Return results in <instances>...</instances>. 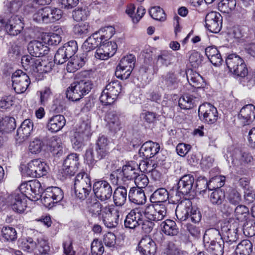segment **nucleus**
<instances>
[{
  "label": "nucleus",
  "instance_id": "21",
  "mask_svg": "<svg viewBox=\"0 0 255 255\" xmlns=\"http://www.w3.org/2000/svg\"><path fill=\"white\" fill-rule=\"evenodd\" d=\"M27 49L30 54L36 57L47 54L49 51V48L45 43L37 40L30 41L28 43Z\"/></svg>",
  "mask_w": 255,
  "mask_h": 255
},
{
  "label": "nucleus",
  "instance_id": "32",
  "mask_svg": "<svg viewBox=\"0 0 255 255\" xmlns=\"http://www.w3.org/2000/svg\"><path fill=\"white\" fill-rule=\"evenodd\" d=\"M129 201L137 205H142L146 201V197L142 189L133 187L130 188L128 195Z\"/></svg>",
  "mask_w": 255,
  "mask_h": 255
},
{
  "label": "nucleus",
  "instance_id": "22",
  "mask_svg": "<svg viewBox=\"0 0 255 255\" xmlns=\"http://www.w3.org/2000/svg\"><path fill=\"white\" fill-rule=\"evenodd\" d=\"M160 150V145L158 143L149 140L144 142L139 150L140 156L145 158L146 159L153 157L158 153Z\"/></svg>",
  "mask_w": 255,
  "mask_h": 255
},
{
  "label": "nucleus",
  "instance_id": "19",
  "mask_svg": "<svg viewBox=\"0 0 255 255\" xmlns=\"http://www.w3.org/2000/svg\"><path fill=\"white\" fill-rule=\"evenodd\" d=\"M144 209L142 208H136L132 209L127 215L125 220V226L127 228L134 229L138 226L143 219Z\"/></svg>",
  "mask_w": 255,
  "mask_h": 255
},
{
  "label": "nucleus",
  "instance_id": "50",
  "mask_svg": "<svg viewBox=\"0 0 255 255\" xmlns=\"http://www.w3.org/2000/svg\"><path fill=\"white\" fill-rule=\"evenodd\" d=\"M225 199L224 192L221 189H215L210 195V201L214 205H221Z\"/></svg>",
  "mask_w": 255,
  "mask_h": 255
},
{
  "label": "nucleus",
  "instance_id": "52",
  "mask_svg": "<svg viewBox=\"0 0 255 255\" xmlns=\"http://www.w3.org/2000/svg\"><path fill=\"white\" fill-rule=\"evenodd\" d=\"M237 224L236 223L233 224V225H230V228H228L227 230H224L225 231V236L227 237V241L237 243L238 239V229Z\"/></svg>",
  "mask_w": 255,
  "mask_h": 255
},
{
  "label": "nucleus",
  "instance_id": "38",
  "mask_svg": "<svg viewBox=\"0 0 255 255\" xmlns=\"http://www.w3.org/2000/svg\"><path fill=\"white\" fill-rule=\"evenodd\" d=\"M137 170L129 164L123 166L122 171L119 172V174L122 176V181L126 182L134 179L137 174Z\"/></svg>",
  "mask_w": 255,
  "mask_h": 255
},
{
  "label": "nucleus",
  "instance_id": "45",
  "mask_svg": "<svg viewBox=\"0 0 255 255\" xmlns=\"http://www.w3.org/2000/svg\"><path fill=\"white\" fill-rule=\"evenodd\" d=\"M224 241L223 240L218 242L210 243L208 251L211 255H223L224 251Z\"/></svg>",
  "mask_w": 255,
  "mask_h": 255
},
{
  "label": "nucleus",
  "instance_id": "9",
  "mask_svg": "<svg viewBox=\"0 0 255 255\" xmlns=\"http://www.w3.org/2000/svg\"><path fill=\"white\" fill-rule=\"evenodd\" d=\"M93 191L96 197L101 201L109 200L113 194L112 186L106 180H100L94 182Z\"/></svg>",
  "mask_w": 255,
  "mask_h": 255
},
{
  "label": "nucleus",
  "instance_id": "53",
  "mask_svg": "<svg viewBox=\"0 0 255 255\" xmlns=\"http://www.w3.org/2000/svg\"><path fill=\"white\" fill-rule=\"evenodd\" d=\"M185 252L181 251L173 242H169L164 250L163 255H186Z\"/></svg>",
  "mask_w": 255,
  "mask_h": 255
},
{
  "label": "nucleus",
  "instance_id": "64",
  "mask_svg": "<svg viewBox=\"0 0 255 255\" xmlns=\"http://www.w3.org/2000/svg\"><path fill=\"white\" fill-rule=\"evenodd\" d=\"M69 56L67 55L64 49L62 47L59 48L54 56V61L57 64H62L65 62L68 59Z\"/></svg>",
  "mask_w": 255,
  "mask_h": 255
},
{
  "label": "nucleus",
  "instance_id": "61",
  "mask_svg": "<svg viewBox=\"0 0 255 255\" xmlns=\"http://www.w3.org/2000/svg\"><path fill=\"white\" fill-rule=\"evenodd\" d=\"M87 140H88V139L74 132V135L71 138V142L73 147L75 150L79 149L84 145V141Z\"/></svg>",
  "mask_w": 255,
  "mask_h": 255
},
{
  "label": "nucleus",
  "instance_id": "47",
  "mask_svg": "<svg viewBox=\"0 0 255 255\" xmlns=\"http://www.w3.org/2000/svg\"><path fill=\"white\" fill-rule=\"evenodd\" d=\"M187 79L189 84L193 87L199 88L202 86L203 79L197 73L190 71L187 73Z\"/></svg>",
  "mask_w": 255,
  "mask_h": 255
},
{
  "label": "nucleus",
  "instance_id": "46",
  "mask_svg": "<svg viewBox=\"0 0 255 255\" xmlns=\"http://www.w3.org/2000/svg\"><path fill=\"white\" fill-rule=\"evenodd\" d=\"M168 198V193L163 188L157 189L152 194L150 200L153 203H161L166 201Z\"/></svg>",
  "mask_w": 255,
  "mask_h": 255
},
{
  "label": "nucleus",
  "instance_id": "57",
  "mask_svg": "<svg viewBox=\"0 0 255 255\" xmlns=\"http://www.w3.org/2000/svg\"><path fill=\"white\" fill-rule=\"evenodd\" d=\"M62 47L70 58H71L78 50L77 43L75 40H71L68 42Z\"/></svg>",
  "mask_w": 255,
  "mask_h": 255
},
{
  "label": "nucleus",
  "instance_id": "18",
  "mask_svg": "<svg viewBox=\"0 0 255 255\" xmlns=\"http://www.w3.org/2000/svg\"><path fill=\"white\" fill-rule=\"evenodd\" d=\"M206 27L211 32H219L222 26V16L217 12L208 13L205 17Z\"/></svg>",
  "mask_w": 255,
  "mask_h": 255
},
{
  "label": "nucleus",
  "instance_id": "12",
  "mask_svg": "<svg viewBox=\"0 0 255 255\" xmlns=\"http://www.w3.org/2000/svg\"><path fill=\"white\" fill-rule=\"evenodd\" d=\"M119 211L114 205H107L103 207L102 219L105 225L108 228H115L119 223Z\"/></svg>",
  "mask_w": 255,
  "mask_h": 255
},
{
  "label": "nucleus",
  "instance_id": "1",
  "mask_svg": "<svg viewBox=\"0 0 255 255\" xmlns=\"http://www.w3.org/2000/svg\"><path fill=\"white\" fill-rule=\"evenodd\" d=\"M93 83L89 80L84 79L76 81L67 89L66 97L72 101H77L91 90Z\"/></svg>",
  "mask_w": 255,
  "mask_h": 255
},
{
  "label": "nucleus",
  "instance_id": "41",
  "mask_svg": "<svg viewBox=\"0 0 255 255\" xmlns=\"http://www.w3.org/2000/svg\"><path fill=\"white\" fill-rule=\"evenodd\" d=\"M191 203L190 201L186 203V205L183 206L182 202L178 205L175 210V214L177 219L180 221H185L189 216V207Z\"/></svg>",
  "mask_w": 255,
  "mask_h": 255
},
{
  "label": "nucleus",
  "instance_id": "3",
  "mask_svg": "<svg viewBox=\"0 0 255 255\" xmlns=\"http://www.w3.org/2000/svg\"><path fill=\"white\" fill-rule=\"evenodd\" d=\"M114 28L111 26L101 29L98 33H95L88 37L83 43V49L86 52L90 51L102 43L104 39H110L114 34Z\"/></svg>",
  "mask_w": 255,
  "mask_h": 255
},
{
  "label": "nucleus",
  "instance_id": "48",
  "mask_svg": "<svg viewBox=\"0 0 255 255\" xmlns=\"http://www.w3.org/2000/svg\"><path fill=\"white\" fill-rule=\"evenodd\" d=\"M234 214L238 220L241 222L245 221L249 216V210L245 205H239L234 210Z\"/></svg>",
  "mask_w": 255,
  "mask_h": 255
},
{
  "label": "nucleus",
  "instance_id": "15",
  "mask_svg": "<svg viewBox=\"0 0 255 255\" xmlns=\"http://www.w3.org/2000/svg\"><path fill=\"white\" fill-rule=\"evenodd\" d=\"M22 193H13L8 196L6 201L8 206L14 212L19 213L23 212L27 206L26 197Z\"/></svg>",
  "mask_w": 255,
  "mask_h": 255
},
{
  "label": "nucleus",
  "instance_id": "13",
  "mask_svg": "<svg viewBox=\"0 0 255 255\" xmlns=\"http://www.w3.org/2000/svg\"><path fill=\"white\" fill-rule=\"evenodd\" d=\"M194 182V178L191 174H186L180 178L175 197L177 201H180L182 196L187 195L191 191Z\"/></svg>",
  "mask_w": 255,
  "mask_h": 255
},
{
  "label": "nucleus",
  "instance_id": "5",
  "mask_svg": "<svg viewBox=\"0 0 255 255\" xmlns=\"http://www.w3.org/2000/svg\"><path fill=\"white\" fill-rule=\"evenodd\" d=\"M48 166L46 164L38 159H35L28 163L23 170L24 176L32 178H38L45 175L47 173Z\"/></svg>",
  "mask_w": 255,
  "mask_h": 255
},
{
  "label": "nucleus",
  "instance_id": "39",
  "mask_svg": "<svg viewBox=\"0 0 255 255\" xmlns=\"http://www.w3.org/2000/svg\"><path fill=\"white\" fill-rule=\"evenodd\" d=\"M162 231L168 236H174L178 234V228L176 223L171 220H167L161 224Z\"/></svg>",
  "mask_w": 255,
  "mask_h": 255
},
{
  "label": "nucleus",
  "instance_id": "10",
  "mask_svg": "<svg viewBox=\"0 0 255 255\" xmlns=\"http://www.w3.org/2000/svg\"><path fill=\"white\" fill-rule=\"evenodd\" d=\"M11 80L12 87L17 94L23 93L30 83L29 76L21 70H17L12 74Z\"/></svg>",
  "mask_w": 255,
  "mask_h": 255
},
{
  "label": "nucleus",
  "instance_id": "56",
  "mask_svg": "<svg viewBox=\"0 0 255 255\" xmlns=\"http://www.w3.org/2000/svg\"><path fill=\"white\" fill-rule=\"evenodd\" d=\"M44 143L42 139L39 137L35 138L30 142L29 150L32 153H37L41 151Z\"/></svg>",
  "mask_w": 255,
  "mask_h": 255
},
{
  "label": "nucleus",
  "instance_id": "8",
  "mask_svg": "<svg viewBox=\"0 0 255 255\" xmlns=\"http://www.w3.org/2000/svg\"><path fill=\"white\" fill-rule=\"evenodd\" d=\"M167 214L166 207L163 204H150L144 208V215L146 219L153 222L162 221Z\"/></svg>",
  "mask_w": 255,
  "mask_h": 255
},
{
  "label": "nucleus",
  "instance_id": "34",
  "mask_svg": "<svg viewBox=\"0 0 255 255\" xmlns=\"http://www.w3.org/2000/svg\"><path fill=\"white\" fill-rule=\"evenodd\" d=\"M107 127L109 130L116 133L122 128L121 122L119 116L114 112H110L107 116Z\"/></svg>",
  "mask_w": 255,
  "mask_h": 255
},
{
  "label": "nucleus",
  "instance_id": "62",
  "mask_svg": "<svg viewBox=\"0 0 255 255\" xmlns=\"http://www.w3.org/2000/svg\"><path fill=\"white\" fill-rule=\"evenodd\" d=\"M103 208L99 202H96L92 204L89 209V212L93 217H98L102 219L103 216Z\"/></svg>",
  "mask_w": 255,
  "mask_h": 255
},
{
  "label": "nucleus",
  "instance_id": "51",
  "mask_svg": "<svg viewBox=\"0 0 255 255\" xmlns=\"http://www.w3.org/2000/svg\"><path fill=\"white\" fill-rule=\"evenodd\" d=\"M236 5V0H222L218 3V8L222 12L229 13Z\"/></svg>",
  "mask_w": 255,
  "mask_h": 255
},
{
  "label": "nucleus",
  "instance_id": "44",
  "mask_svg": "<svg viewBox=\"0 0 255 255\" xmlns=\"http://www.w3.org/2000/svg\"><path fill=\"white\" fill-rule=\"evenodd\" d=\"M203 240L204 242H206L207 243L213 242H217V240L221 241L222 240L220 231L216 228H210L207 229L204 234L203 237Z\"/></svg>",
  "mask_w": 255,
  "mask_h": 255
},
{
  "label": "nucleus",
  "instance_id": "30",
  "mask_svg": "<svg viewBox=\"0 0 255 255\" xmlns=\"http://www.w3.org/2000/svg\"><path fill=\"white\" fill-rule=\"evenodd\" d=\"M33 128V123L29 119L25 120L17 130V136L20 141L26 139L31 134Z\"/></svg>",
  "mask_w": 255,
  "mask_h": 255
},
{
  "label": "nucleus",
  "instance_id": "55",
  "mask_svg": "<svg viewBox=\"0 0 255 255\" xmlns=\"http://www.w3.org/2000/svg\"><path fill=\"white\" fill-rule=\"evenodd\" d=\"M90 25L87 22H81L75 25L73 28L74 33L78 35L83 36L90 31Z\"/></svg>",
  "mask_w": 255,
  "mask_h": 255
},
{
  "label": "nucleus",
  "instance_id": "54",
  "mask_svg": "<svg viewBox=\"0 0 255 255\" xmlns=\"http://www.w3.org/2000/svg\"><path fill=\"white\" fill-rule=\"evenodd\" d=\"M150 16L155 20L163 21L166 18L163 10L159 6H153L149 10Z\"/></svg>",
  "mask_w": 255,
  "mask_h": 255
},
{
  "label": "nucleus",
  "instance_id": "2",
  "mask_svg": "<svg viewBox=\"0 0 255 255\" xmlns=\"http://www.w3.org/2000/svg\"><path fill=\"white\" fill-rule=\"evenodd\" d=\"M74 190L76 196L80 200H85L92 190L91 177L85 172L79 173L75 178Z\"/></svg>",
  "mask_w": 255,
  "mask_h": 255
},
{
  "label": "nucleus",
  "instance_id": "60",
  "mask_svg": "<svg viewBox=\"0 0 255 255\" xmlns=\"http://www.w3.org/2000/svg\"><path fill=\"white\" fill-rule=\"evenodd\" d=\"M91 250L92 255H102L104 252V247L101 241L95 239L91 244Z\"/></svg>",
  "mask_w": 255,
  "mask_h": 255
},
{
  "label": "nucleus",
  "instance_id": "49",
  "mask_svg": "<svg viewBox=\"0 0 255 255\" xmlns=\"http://www.w3.org/2000/svg\"><path fill=\"white\" fill-rule=\"evenodd\" d=\"M227 199L230 204L234 206H238L242 201V196L237 190L231 189L227 193Z\"/></svg>",
  "mask_w": 255,
  "mask_h": 255
},
{
  "label": "nucleus",
  "instance_id": "23",
  "mask_svg": "<svg viewBox=\"0 0 255 255\" xmlns=\"http://www.w3.org/2000/svg\"><path fill=\"white\" fill-rule=\"evenodd\" d=\"M238 117L243 126L249 125L255 119V107L252 104L245 105L241 109Z\"/></svg>",
  "mask_w": 255,
  "mask_h": 255
},
{
  "label": "nucleus",
  "instance_id": "11",
  "mask_svg": "<svg viewBox=\"0 0 255 255\" xmlns=\"http://www.w3.org/2000/svg\"><path fill=\"white\" fill-rule=\"evenodd\" d=\"M79 165V155L77 153H71L64 160L63 167L59 172L63 178L74 175Z\"/></svg>",
  "mask_w": 255,
  "mask_h": 255
},
{
  "label": "nucleus",
  "instance_id": "26",
  "mask_svg": "<svg viewBox=\"0 0 255 255\" xmlns=\"http://www.w3.org/2000/svg\"><path fill=\"white\" fill-rule=\"evenodd\" d=\"M172 55L168 51H162L155 58V62L153 65V71L157 73L159 68L162 66L167 67L172 63Z\"/></svg>",
  "mask_w": 255,
  "mask_h": 255
},
{
  "label": "nucleus",
  "instance_id": "6",
  "mask_svg": "<svg viewBox=\"0 0 255 255\" xmlns=\"http://www.w3.org/2000/svg\"><path fill=\"white\" fill-rule=\"evenodd\" d=\"M135 62V57L132 54L124 56L117 67L115 75L121 79H127L130 76Z\"/></svg>",
  "mask_w": 255,
  "mask_h": 255
},
{
  "label": "nucleus",
  "instance_id": "59",
  "mask_svg": "<svg viewBox=\"0 0 255 255\" xmlns=\"http://www.w3.org/2000/svg\"><path fill=\"white\" fill-rule=\"evenodd\" d=\"M16 231L13 228L4 227L1 230V235L7 241H14L16 239Z\"/></svg>",
  "mask_w": 255,
  "mask_h": 255
},
{
  "label": "nucleus",
  "instance_id": "33",
  "mask_svg": "<svg viewBox=\"0 0 255 255\" xmlns=\"http://www.w3.org/2000/svg\"><path fill=\"white\" fill-rule=\"evenodd\" d=\"M199 100V98L193 94H186L179 99L178 104L181 109L188 110L195 106Z\"/></svg>",
  "mask_w": 255,
  "mask_h": 255
},
{
  "label": "nucleus",
  "instance_id": "28",
  "mask_svg": "<svg viewBox=\"0 0 255 255\" xmlns=\"http://www.w3.org/2000/svg\"><path fill=\"white\" fill-rule=\"evenodd\" d=\"M225 178L224 176H215L207 181V178L205 177H200L197 182L200 183L201 181H203L205 183L207 188L209 190H212L214 189H220V187L223 186L225 184Z\"/></svg>",
  "mask_w": 255,
  "mask_h": 255
},
{
  "label": "nucleus",
  "instance_id": "36",
  "mask_svg": "<svg viewBox=\"0 0 255 255\" xmlns=\"http://www.w3.org/2000/svg\"><path fill=\"white\" fill-rule=\"evenodd\" d=\"M161 83L164 87L172 90L177 87L178 80L174 72L170 71L162 76Z\"/></svg>",
  "mask_w": 255,
  "mask_h": 255
},
{
  "label": "nucleus",
  "instance_id": "43",
  "mask_svg": "<svg viewBox=\"0 0 255 255\" xmlns=\"http://www.w3.org/2000/svg\"><path fill=\"white\" fill-rule=\"evenodd\" d=\"M244 60L236 54H231L228 55L226 59V65L231 72L235 70L241 64L243 63Z\"/></svg>",
  "mask_w": 255,
  "mask_h": 255
},
{
  "label": "nucleus",
  "instance_id": "14",
  "mask_svg": "<svg viewBox=\"0 0 255 255\" xmlns=\"http://www.w3.org/2000/svg\"><path fill=\"white\" fill-rule=\"evenodd\" d=\"M43 194L42 202L45 206L48 207L60 202L64 197L62 190L57 187L47 188Z\"/></svg>",
  "mask_w": 255,
  "mask_h": 255
},
{
  "label": "nucleus",
  "instance_id": "4",
  "mask_svg": "<svg viewBox=\"0 0 255 255\" xmlns=\"http://www.w3.org/2000/svg\"><path fill=\"white\" fill-rule=\"evenodd\" d=\"M122 91V85L118 80L110 82L103 91L100 97L101 102L104 105L113 104Z\"/></svg>",
  "mask_w": 255,
  "mask_h": 255
},
{
  "label": "nucleus",
  "instance_id": "24",
  "mask_svg": "<svg viewBox=\"0 0 255 255\" xmlns=\"http://www.w3.org/2000/svg\"><path fill=\"white\" fill-rule=\"evenodd\" d=\"M109 148L95 147L96 155H93L95 153L94 149L92 148H88L85 154V158L89 164H93L95 161L105 158L109 154Z\"/></svg>",
  "mask_w": 255,
  "mask_h": 255
},
{
  "label": "nucleus",
  "instance_id": "31",
  "mask_svg": "<svg viewBox=\"0 0 255 255\" xmlns=\"http://www.w3.org/2000/svg\"><path fill=\"white\" fill-rule=\"evenodd\" d=\"M205 52L208 59L213 65L218 66L222 64L223 62L222 57L216 46H210L206 47L205 49Z\"/></svg>",
  "mask_w": 255,
  "mask_h": 255
},
{
  "label": "nucleus",
  "instance_id": "35",
  "mask_svg": "<svg viewBox=\"0 0 255 255\" xmlns=\"http://www.w3.org/2000/svg\"><path fill=\"white\" fill-rule=\"evenodd\" d=\"M24 189H26L27 190H30L35 195H40L43 193L44 190L40 182L37 180H31L28 182L21 184L20 186L21 192H26V190H24Z\"/></svg>",
  "mask_w": 255,
  "mask_h": 255
},
{
  "label": "nucleus",
  "instance_id": "17",
  "mask_svg": "<svg viewBox=\"0 0 255 255\" xmlns=\"http://www.w3.org/2000/svg\"><path fill=\"white\" fill-rule=\"evenodd\" d=\"M117 49V43L113 41H103L96 50L95 57L101 60H107L113 56Z\"/></svg>",
  "mask_w": 255,
  "mask_h": 255
},
{
  "label": "nucleus",
  "instance_id": "37",
  "mask_svg": "<svg viewBox=\"0 0 255 255\" xmlns=\"http://www.w3.org/2000/svg\"><path fill=\"white\" fill-rule=\"evenodd\" d=\"M127 189L123 186L118 187L113 194V199L115 205L117 206L124 205L127 201Z\"/></svg>",
  "mask_w": 255,
  "mask_h": 255
},
{
  "label": "nucleus",
  "instance_id": "16",
  "mask_svg": "<svg viewBox=\"0 0 255 255\" xmlns=\"http://www.w3.org/2000/svg\"><path fill=\"white\" fill-rule=\"evenodd\" d=\"M2 19L3 28H4L9 34L17 35L23 28V23L20 17L17 15H12L7 20Z\"/></svg>",
  "mask_w": 255,
  "mask_h": 255
},
{
  "label": "nucleus",
  "instance_id": "7",
  "mask_svg": "<svg viewBox=\"0 0 255 255\" xmlns=\"http://www.w3.org/2000/svg\"><path fill=\"white\" fill-rule=\"evenodd\" d=\"M198 116L201 121L211 125L217 121L218 114L217 109L213 105L205 103L199 106Z\"/></svg>",
  "mask_w": 255,
  "mask_h": 255
},
{
  "label": "nucleus",
  "instance_id": "25",
  "mask_svg": "<svg viewBox=\"0 0 255 255\" xmlns=\"http://www.w3.org/2000/svg\"><path fill=\"white\" fill-rule=\"evenodd\" d=\"M70 58L66 67L67 71L70 73H73L82 67L87 61V55L85 53L77 55Z\"/></svg>",
  "mask_w": 255,
  "mask_h": 255
},
{
  "label": "nucleus",
  "instance_id": "27",
  "mask_svg": "<svg viewBox=\"0 0 255 255\" xmlns=\"http://www.w3.org/2000/svg\"><path fill=\"white\" fill-rule=\"evenodd\" d=\"M21 64L25 70L35 75L38 65L40 64V58L30 55H24L21 57Z\"/></svg>",
  "mask_w": 255,
  "mask_h": 255
},
{
  "label": "nucleus",
  "instance_id": "20",
  "mask_svg": "<svg viewBox=\"0 0 255 255\" xmlns=\"http://www.w3.org/2000/svg\"><path fill=\"white\" fill-rule=\"evenodd\" d=\"M156 248L155 243L148 236L143 237L138 245V250L141 255H154Z\"/></svg>",
  "mask_w": 255,
  "mask_h": 255
},
{
  "label": "nucleus",
  "instance_id": "63",
  "mask_svg": "<svg viewBox=\"0 0 255 255\" xmlns=\"http://www.w3.org/2000/svg\"><path fill=\"white\" fill-rule=\"evenodd\" d=\"M157 115L156 113L147 111H143L140 115V118L147 124H153L157 119Z\"/></svg>",
  "mask_w": 255,
  "mask_h": 255
},
{
  "label": "nucleus",
  "instance_id": "42",
  "mask_svg": "<svg viewBox=\"0 0 255 255\" xmlns=\"http://www.w3.org/2000/svg\"><path fill=\"white\" fill-rule=\"evenodd\" d=\"M75 132L89 139L92 134L90 121L88 119L83 121L76 128Z\"/></svg>",
  "mask_w": 255,
  "mask_h": 255
},
{
  "label": "nucleus",
  "instance_id": "29",
  "mask_svg": "<svg viewBox=\"0 0 255 255\" xmlns=\"http://www.w3.org/2000/svg\"><path fill=\"white\" fill-rule=\"evenodd\" d=\"M65 117L61 115H57L50 118L47 124V128L52 132H56L61 130L65 125Z\"/></svg>",
  "mask_w": 255,
  "mask_h": 255
},
{
  "label": "nucleus",
  "instance_id": "58",
  "mask_svg": "<svg viewBox=\"0 0 255 255\" xmlns=\"http://www.w3.org/2000/svg\"><path fill=\"white\" fill-rule=\"evenodd\" d=\"M73 17L76 21L84 20L89 15V11L86 7L78 8L73 11Z\"/></svg>",
  "mask_w": 255,
  "mask_h": 255
},
{
  "label": "nucleus",
  "instance_id": "40",
  "mask_svg": "<svg viewBox=\"0 0 255 255\" xmlns=\"http://www.w3.org/2000/svg\"><path fill=\"white\" fill-rule=\"evenodd\" d=\"M253 250L252 243L247 240H243L235 249L236 255H250Z\"/></svg>",
  "mask_w": 255,
  "mask_h": 255
}]
</instances>
